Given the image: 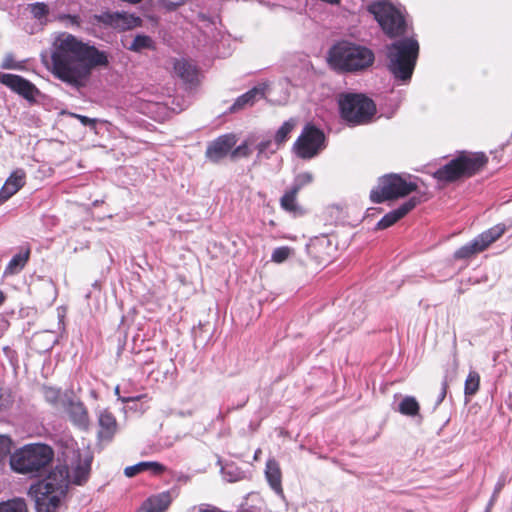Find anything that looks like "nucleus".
Segmentation results:
<instances>
[{
	"mask_svg": "<svg viewBox=\"0 0 512 512\" xmlns=\"http://www.w3.org/2000/svg\"><path fill=\"white\" fill-rule=\"evenodd\" d=\"M51 61L53 75L77 88L85 85L93 69L109 65L106 52L77 40L72 34L55 40Z\"/></svg>",
	"mask_w": 512,
	"mask_h": 512,
	"instance_id": "nucleus-1",
	"label": "nucleus"
},
{
	"mask_svg": "<svg viewBox=\"0 0 512 512\" xmlns=\"http://www.w3.org/2000/svg\"><path fill=\"white\" fill-rule=\"evenodd\" d=\"M69 486V473L65 466H56L48 476L31 487L36 512H57L61 499Z\"/></svg>",
	"mask_w": 512,
	"mask_h": 512,
	"instance_id": "nucleus-2",
	"label": "nucleus"
},
{
	"mask_svg": "<svg viewBox=\"0 0 512 512\" xmlns=\"http://www.w3.org/2000/svg\"><path fill=\"white\" fill-rule=\"evenodd\" d=\"M374 60L375 56L372 50L348 42H340L334 45L328 53L330 66L340 72L366 70L372 66Z\"/></svg>",
	"mask_w": 512,
	"mask_h": 512,
	"instance_id": "nucleus-3",
	"label": "nucleus"
},
{
	"mask_svg": "<svg viewBox=\"0 0 512 512\" xmlns=\"http://www.w3.org/2000/svg\"><path fill=\"white\" fill-rule=\"evenodd\" d=\"M54 452L46 444H29L11 455V468L20 474L37 476L53 460Z\"/></svg>",
	"mask_w": 512,
	"mask_h": 512,
	"instance_id": "nucleus-4",
	"label": "nucleus"
},
{
	"mask_svg": "<svg viewBox=\"0 0 512 512\" xmlns=\"http://www.w3.org/2000/svg\"><path fill=\"white\" fill-rule=\"evenodd\" d=\"M488 159L484 153L462 151L444 166L434 172V177L443 183H451L457 180L471 177L480 171Z\"/></svg>",
	"mask_w": 512,
	"mask_h": 512,
	"instance_id": "nucleus-5",
	"label": "nucleus"
},
{
	"mask_svg": "<svg viewBox=\"0 0 512 512\" xmlns=\"http://www.w3.org/2000/svg\"><path fill=\"white\" fill-rule=\"evenodd\" d=\"M386 67L396 80L407 82L416 63V40H402L387 46Z\"/></svg>",
	"mask_w": 512,
	"mask_h": 512,
	"instance_id": "nucleus-6",
	"label": "nucleus"
},
{
	"mask_svg": "<svg viewBox=\"0 0 512 512\" xmlns=\"http://www.w3.org/2000/svg\"><path fill=\"white\" fill-rule=\"evenodd\" d=\"M416 190V184L400 174L390 173L381 176L377 185L370 191V201L375 204L397 200Z\"/></svg>",
	"mask_w": 512,
	"mask_h": 512,
	"instance_id": "nucleus-7",
	"label": "nucleus"
},
{
	"mask_svg": "<svg viewBox=\"0 0 512 512\" xmlns=\"http://www.w3.org/2000/svg\"><path fill=\"white\" fill-rule=\"evenodd\" d=\"M341 117L353 124L367 123L376 112V105L363 94L347 93L339 99Z\"/></svg>",
	"mask_w": 512,
	"mask_h": 512,
	"instance_id": "nucleus-8",
	"label": "nucleus"
},
{
	"mask_svg": "<svg viewBox=\"0 0 512 512\" xmlns=\"http://www.w3.org/2000/svg\"><path fill=\"white\" fill-rule=\"evenodd\" d=\"M368 11L374 16L383 32L406 31V12L401 6L381 0L370 3Z\"/></svg>",
	"mask_w": 512,
	"mask_h": 512,
	"instance_id": "nucleus-9",
	"label": "nucleus"
},
{
	"mask_svg": "<svg viewBox=\"0 0 512 512\" xmlns=\"http://www.w3.org/2000/svg\"><path fill=\"white\" fill-rule=\"evenodd\" d=\"M326 148V136L323 130L312 123H307L296 141L292 150L294 154L303 160L316 157Z\"/></svg>",
	"mask_w": 512,
	"mask_h": 512,
	"instance_id": "nucleus-10",
	"label": "nucleus"
},
{
	"mask_svg": "<svg viewBox=\"0 0 512 512\" xmlns=\"http://www.w3.org/2000/svg\"><path fill=\"white\" fill-rule=\"evenodd\" d=\"M506 225L499 223L488 230L482 232L469 243L458 248L454 253L455 259H468L473 255L487 249L492 243L497 241L505 232Z\"/></svg>",
	"mask_w": 512,
	"mask_h": 512,
	"instance_id": "nucleus-11",
	"label": "nucleus"
},
{
	"mask_svg": "<svg viewBox=\"0 0 512 512\" xmlns=\"http://www.w3.org/2000/svg\"><path fill=\"white\" fill-rule=\"evenodd\" d=\"M93 455L90 452L73 451L70 465H64L68 469L69 482L76 485H83L87 482L91 472Z\"/></svg>",
	"mask_w": 512,
	"mask_h": 512,
	"instance_id": "nucleus-12",
	"label": "nucleus"
},
{
	"mask_svg": "<svg viewBox=\"0 0 512 512\" xmlns=\"http://www.w3.org/2000/svg\"><path fill=\"white\" fill-rule=\"evenodd\" d=\"M138 21L139 18H135L131 15L109 12L93 15L89 19V22L93 25L102 24V26H100L101 28H113L119 29L120 31L133 29L138 25Z\"/></svg>",
	"mask_w": 512,
	"mask_h": 512,
	"instance_id": "nucleus-13",
	"label": "nucleus"
},
{
	"mask_svg": "<svg viewBox=\"0 0 512 512\" xmlns=\"http://www.w3.org/2000/svg\"><path fill=\"white\" fill-rule=\"evenodd\" d=\"M312 175L309 173L299 174L290 189L285 191L280 199V206L283 210L293 213L294 215H302L303 210L297 204V195L300 190L312 181Z\"/></svg>",
	"mask_w": 512,
	"mask_h": 512,
	"instance_id": "nucleus-14",
	"label": "nucleus"
},
{
	"mask_svg": "<svg viewBox=\"0 0 512 512\" xmlns=\"http://www.w3.org/2000/svg\"><path fill=\"white\" fill-rule=\"evenodd\" d=\"M236 143L237 137L234 133L220 135L208 144L205 156L211 162L218 163L226 156L230 155Z\"/></svg>",
	"mask_w": 512,
	"mask_h": 512,
	"instance_id": "nucleus-15",
	"label": "nucleus"
},
{
	"mask_svg": "<svg viewBox=\"0 0 512 512\" xmlns=\"http://www.w3.org/2000/svg\"><path fill=\"white\" fill-rule=\"evenodd\" d=\"M173 73L183 83L189 86H196L199 84V69L197 65L191 60L185 58H173L171 60Z\"/></svg>",
	"mask_w": 512,
	"mask_h": 512,
	"instance_id": "nucleus-16",
	"label": "nucleus"
},
{
	"mask_svg": "<svg viewBox=\"0 0 512 512\" xmlns=\"http://www.w3.org/2000/svg\"><path fill=\"white\" fill-rule=\"evenodd\" d=\"M65 412L69 421L78 429L86 431L90 426L89 412L80 400H69L65 405Z\"/></svg>",
	"mask_w": 512,
	"mask_h": 512,
	"instance_id": "nucleus-17",
	"label": "nucleus"
},
{
	"mask_svg": "<svg viewBox=\"0 0 512 512\" xmlns=\"http://www.w3.org/2000/svg\"><path fill=\"white\" fill-rule=\"evenodd\" d=\"M0 82L27 100L35 97L36 87L21 76L0 73Z\"/></svg>",
	"mask_w": 512,
	"mask_h": 512,
	"instance_id": "nucleus-18",
	"label": "nucleus"
},
{
	"mask_svg": "<svg viewBox=\"0 0 512 512\" xmlns=\"http://www.w3.org/2000/svg\"><path fill=\"white\" fill-rule=\"evenodd\" d=\"M335 249L327 238H317L308 245V254L318 265H327L333 259Z\"/></svg>",
	"mask_w": 512,
	"mask_h": 512,
	"instance_id": "nucleus-19",
	"label": "nucleus"
},
{
	"mask_svg": "<svg viewBox=\"0 0 512 512\" xmlns=\"http://www.w3.org/2000/svg\"><path fill=\"white\" fill-rule=\"evenodd\" d=\"M267 85L260 84L258 86L253 87L246 93L239 96L232 106L229 108L230 113H236L245 109L246 107L253 106L258 100L265 97Z\"/></svg>",
	"mask_w": 512,
	"mask_h": 512,
	"instance_id": "nucleus-20",
	"label": "nucleus"
},
{
	"mask_svg": "<svg viewBox=\"0 0 512 512\" xmlns=\"http://www.w3.org/2000/svg\"><path fill=\"white\" fill-rule=\"evenodd\" d=\"M26 183V172L23 169L14 170L0 189V202H5L15 195Z\"/></svg>",
	"mask_w": 512,
	"mask_h": 512,
	"instance_id": "nucleus-21",
	"label": "nucleus"
},
{
	"mask_svg": "<svg viewBox=\"0 0 512 512\" xmlns=\"http://www.w3.org/2000/svg\"><path fill=\"white\" fill-rule=\"evenodd\" d=\"M98 439L110 442L118 430V423L113 413L107 409L100 412L98 416Z\"/></svg>",
	"mask_w": 512,
	"mask_h": 512,
	"instance_id": "nucleus-22",
	"label": "nucleus"
},
{
	"mask_svg": "<svg viewBox=\"0 0 512 512\" xmlns=\"http://www.w3.org/2000/svg\"><path fill=\"white\" fill-rule=\"evenodd\" d=\"M415 198L409 199L403 203L399 208L385 214L376 224L377 230H384L393 226L397 221L406 216L415 207Z\"/></svg>",
	"mask_w": 512,
	"mask_h": 512,
	"instance_id": "nucleus-23",
	"label": "nucleus"
},
{
	"mask_svg": "<svg viewBox=\"0 0 512 512\" xmlns=\"http://www.w3.org/2000/svg\"><path fill=\"white\" fill-rule=\"evenodd\" d=\"M30 255L31 249L29 246L21 247L20 251L6 265L4 275H15L21 272L28 263Z\"/></svg>",
	"mask_w": 512,
	"mask_h": 512,
	"instance_id": "nucleus-24",
	"label": "nucleus"
},
{
	"mask_svg": "<svg viewBox=\"0 0 512 512\" xmlns=\"http://www.w3.org/2000/svg\"><path fill=\"white\" fill-rule=\"evenodd\" d=\"M265 476L270 487L276 493H282V472L279 463L275 459H269L266 463Z\"/></svg>",
	"mask_w": 512,
	"mask_h": 512,
	"instance_id": "nucleus-25",
	"label": "nucleus"
},
{
	"mask_svg": "<svg viewBox=\"0 0 512 512\" xmlns=\"http://www.w3.org/2000/svg\"><path fill=\"white\" fill-rule=\"evenodd\" d=\"M171 503L168 492L148 498L141 506L139 512H164Z\"/></svg>",
	"mask_w": 512,
	"mask_h": 512,
	"instance_id": "nucleus-26",
	"label": "nucleus"
},
{
	"mask_svg": "<svg viewBox=\"0 0 512 512\" xmlns=\"http://www.w3.org/2000/svg\"><path fill=\"white\" fill-rule=\"evenodd\" d=\"M295 126H296L295 119L291 118V119L285 121L279 127V129L276 131V133L274 135L275 145H277L278 147H281L282 145H284L287 142V140L289 139L290 134L294 130Z\"/></svg>",
	"mask_w": 512,
	"mask_h": 512,
	"instance_id": "nucleus-27",
	"label": "nucleus"
},
{
	"mask_svg": "<svg viewBox=\"0 0 512 512\" xmlns=\"http://www.w3.org/2000/svg\"><path fill=\"white\" fill-rule=\"evenodd\" d=\"M280 147L275 145L271 139H264L256 145L257 161L268 159L271 155L275 154Z\"/></svg>",
	"mask_w": 512,
	"mask_h": 512,
	"instance_id": "nucleus-28",
	"label": "nucleus"
},
{
	"mask_svg": "<svg viewBox=\"0 0 512 512\" xmlns=\"http://www.w3.org/2000/svg\"><path fill=\"white\" fill-rule=\"evenodd\" d=\"M122 42L127 49L135 52H140L143 49L151 48L153 45L152 39L149 36L143 34H137L130 45H128L124 39Z\"/></svg>",
	"mask_w": 512,
	"mask_h": 512,
	"instance_id": "nucleus-29",
	"label": "nucleus"
},
{
	"mask_svg": "<svg viewBox=\"0 0 512 512\" xmlns=\"http://www.w3.org/2000/svg\"><path fill=\"white\" fill-rule=\"evenodd\" d=\"M28 9L33 18L38 20L41 24H46L49 15V7L43 2H36L28 5Z\"/></svg>",
	"mask_w": 512,
	"mask_h": 512,
	"instance_id": "nucleus-30",
	"label": "nucleus"
},
{
	"mask_svg": "<svg viewBox=\"0 0 512 512\" xmlns=\"http://www.w3.org/2000/svg\"><path fill=\"white\" fill-rule=\"evenodd\" d=\"M479 385H480V375L476 371H470L466 378V381H465V386H464L465 396H467V397L474 396L479 389Z\"/></svg>",
	"mask_w": 512,
	"mask_h": 512,
	"instance_id": "nucleus-31",
	"label": "nucleus"
},
{
	"mask_svg": "<svg viewBox=\"0 0 512 512\" xmlns=\"http://www.w3.org/2000/svg\"><path fill=\"white\" fill-rule=\"evenodd\" d=\"M0 512H28L24 499L16 498L0 503Z\"/></svg>",
	"mask_w": 512,
	"mask_h": 512,
	"instance_id": "nucleus-32",
	"label": "nucleus"
},
{
	"mask_svg": "<svg viewBox=\"0 0 512 512\" xmlns=\"http://www.w3.org/2000/svg\"><path fill=\"white\" fill-rule=\"evenodd\" d=\"M398 410L403 415L415 416L416 399L414 397H405L399 404Z\"/></svg>",
	"mask_w": 512,
	"mask_h": 512,
	"instance_id": "nucleus-33",
	"label": "nucleus"
},
{
	"mask_svg": "<svg viewBox=\"0 0 512 512\" xmlns=\"http://www.w3.org/2000/svg\"><path fill=\"white\" fill-rule=\"evenodd\" d=\"M293 250L288 246H281L272 252L271 261L274 263H283L285 262L292 254Z\"/></svg>",
	"mask_w": 512,
	"mask_h": 512,
	"instance_id": "nucleus-34",
	"label": "nucleus"
},
{
	"mask_svg": "<svg viewBox=\"0 0 512 512\" xmlns=\"http://www.w3.org/2000/svg\"><path fill=\"white\" fill-rule=\"evenodd\" d=\"M249 141L246 140L239 146H237L235 149H232L230 153V157L232 160H235L237 158H247L251 155V149L249 148Z\"/></svg>",
	"mask_w": 512,
	"mask_h": 512,
	"instance_id": "nucleus-35",
	"label": "nucleus"
},
{
	"mask_svg": "<svg viewBox=\"0 0 512 512\" xmlns=\"http://www.w3.org/2000/svg\"><path fill=\"white\" fill-rule=\"evenodd\" d=\"M57 20L62 22L68 27L72 28H80L81 19L77 15H70V14H60L57 16Z\"/></svg>",
	"mask_w": 512,
	"mask_h": 512,
	"instance_id": "nucleus-36",
	"label": "nucleus"
},
{
	"mask_svg": "<svg viewBox=\"0 0 512 512\" xmlns=\"http://www.w3.org/2000/svg\"><path fill=\"white\" fill-rule=\"evenodd\" d=\"M143 471H147L146 462H139L136 465L126 467L124 469V474L127 477H134Z\"/></svg>",
	"mask_w": 512,
	"mask_h": 512,
	"instance_id": "nucleus-37",
	"label": "nucleus"
},
{
	"mask_svg": "<svg viewBox=\"0 0 512 512\" xmlns=\"http://www.w3.org/2000/svg\"><path fill=\"white\" fill-rule=\"evenodd\" d=\"M146 468L147 471H151L154 475H160L166 471V467L163 464L155 461H147Z\"/></svg>",
	"mask_w": 512,
	"mask_h": 512,
	"instance_id": "nucleus-38",
	"label": "nucleus"
},
{
	"mask_svg": "<svg viewBox=\"0 0 512 512\" xmlns=\"http://www.w3.org/2000/svg\"><path fill=\"white\" fill-rule=\"evenodd\" d=\"M71 115H72V117L79 120L81 122V124H83L84 126H89L92 129L96 128L97 119L89 118L87 116L76 114V113H72Z\"/></svg>",
	"mask_w": 512,
	"mask_h": 512,
	"instance_id": "nucleus-39",
	"label": "nucleus"
},
{
	"mask_svg": "<svg viewBox=\"0 0 512 512\" xmlns=\"http://www.w3.org/2000/svg\"><path fill=\"white\" fill-rule=\"evenodd\" d=\"M185 0H161V3L168 10H175L179 6L183 5Z\"/></svg>",
	"mask_w": 512,
	"mask_h": 512,
	"instance_id": "nucleus-40",
	"label": "nucleus"
},
{
	"mask_svg": "<svg viewBox=\"0 0 512 512\" xmlns=\"http://www.w3.org/2000/svg\"><path fill=\"white\" fill-rule=\"evenodd\" d=\"M447 388H448L447 381L444 380L441 384V389H440V392H439L436 402H435L436 406H438L445 399L446 394H447Z\"/></svg>",
	"mask_w": 512,
	"mask_h": 512,
	"instance_id": "nucleus-41",
	"label": "nucleus"
},
{
	"mask_svg": "<svg viewBox=\"0 0 512 512\" xmlns=\"http://www.w3.org/2000/svg\"><path fill=\"white\" fill-rule=\"evenodd\" d=\"M46 397L50 398L51 401H54L59 397V391L48 388L46 389Z\"/></svg>",
	"mask_w": 512,
	"mask_h": 512,
	"instance_id": "nucleus-42",
	"label": "nucleus"
},
{
	"mask_svg": "<svg viewBox=\"0 0 512 512\" xmlns=\"http://www.w3.org/2000/svg\"><path fill=\"white\" fill-rule=\"evenodd\" d=\"M2 67H3L4 69H14V68H16V65L13 63V61H12L11 59L7 58V59L4 61V63H3V65H2Z\"/></svg>",
	"mask_w": 512,
	"mask_h": 512,
	"instance_id": "nucleus-43",
	"label": "nucleus"
},
{
	"mask_svg": "<svg viewBox=\"0 0 512 512\" xmlns=\"http://www.w3.org/2000/svg\"><path fill=\"white\" fill-rule=\"evenodd\" d=\"M144 397H146V395H138V396H134V397H128V398H124L123 402L128 403V402L139 401V400L143 399Z\"/></svg>",
	"mask_w": 512,
	"mask_h": 512,
	"instance_id": "nucleus-44",
	"label": "nucleus"
},
{
	"mask_svg": "<svg viewBox=\"0 0 512 512\" xmlns=\"http://www.w3.org/2000/svg\"><path fill=\"white\" fill-rule=\"evenodd\" d=\"M6 299H7L6 294L2 290H0V306L4 304Z\"/></svg>",
	"mask_w": 512,
	"mask_h": 512,
	"instance_id": "nucleus-45",
	"label": "nucleus"
},
{
	"mask_svg": "<svg viewBox=\"0 0 512 512\" xmlns=\"http://www.w3.org/2000/svg\"><path fill=\"white\" fill-rule=\"evenodd\" d=\"M494 504V497L489 501L488 505H487V508H486V512H489L490 509L492 508Z\"/></svg>",
	"mask_w": 512,
	"mask_h": 512,
	"instance_id": "nucleus-46",
	"label": "nucleus"
},
{
	"mask_svg": "<svg viewBox=\"0 0 512 512\" xmlns=\"http://www.w3.org/2000/svg\"><path fill=\"white\" fill-rule=\"evenodd\" d=\"M417 189H418V193L420 192V186L418 185L417 186ZM418 201H420V197L418 196Z\"/></svg>",
	"mask_w": 512,
	"mask_h": 512,
	"instance_id": "nucleus-47",
	"label": "nucleus"
},
{
	"mask_svg": "<svg viewBox=\"0 0 512 512\" xmlns=\"http://www.w3.org/2000/svg\"><path fill=\"white\" fill-rule=\"evenodd\" d=\"M390 35H391V36H396L397 34H395V33H392V34H390Z\"/></svg>",
	"mask_w": 512,
	"mask_h": 512,
	"instance_id": "nucleus-48",
	"label": "nucleus"
}]
</instances>
